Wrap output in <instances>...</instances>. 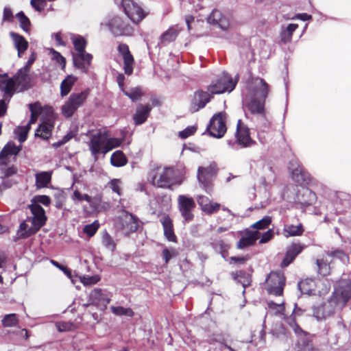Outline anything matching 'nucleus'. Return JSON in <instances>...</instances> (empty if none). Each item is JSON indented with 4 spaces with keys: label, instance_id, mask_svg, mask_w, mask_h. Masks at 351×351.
Returning <instances> with one entry per match:
<instances>
[{
    "label": "nucleus",
    "instance_id": "nucleus-1",
    "mask_svg": "<svg viewBox=\"0 0 351 351\" xmlns=\"http://www.w3.org/2000/svg\"><path fill=\"white\" fill-rule=\"evenodd\" d=\"M328 210L324 219H329L330 215H344L345 217L351 218V195L344 192H339L331 202L326 206Z\"/></svg>",
    "mask_w": 351,
    "mask_h": 351
},
{
    "label": "nucleus",
    "instance_id": "nucleus-2",
    "mask_svg": "<svg viewBox=\"0 0 351 351\" xmlns=\"http://www.w3.org/2000/svg\"><path fill=\"white\" fill-rule=\"evenodd\" d=\"M72 42L77 51L76 54H73V64L83 73H86L93 59V56L85 51L86 40L84 37L78 35L72 38Z\"/></svg>",
    "mask_w": 351,
    "mask_h": 351
},
{
    "label": "nucleus",
    "instance_id": "nucleus-3",
    "mask_svg": "<svg viewBox=\"0 0 351 351\" xmlns=\"http://www.w3.org/2000/svg\"><path fill=\"white\" fill-rule=\"evenodd\" d=\"M351 298V281L348 279L341 280L336 282L334 291L330 299L336 308L341 310Z\"/></svg>",
    "mask_w": 351,
    "mask_h": 351
},
{
    "label": "nucleus",
    "instance_id": "nucleus-4",
    "mask_svg": "<svg viewBox=\"0 0 351 351\" xmlns=\"http://www.w3.org/2000/svg\"><path fill=\"white\" fill-rule=\"evenodd\" d=\"M302 185L291 186L292 192L296 193L294 191L295 188L298 193L295 209H300L301 212H308L309 213L315 212L317 209L315 207H312L311 205L316 201L317 195L311 189Z\"/></svg>",
    "mask_w": 351,
    "mask_h": 351
},
{
    "label": "nucleus",
    "instance_id": "nucleus-5",
    "mask_svg": "<svg viewBox=\"0 0 351 351\" xmlns=\"http://www.w3.org/2000/svg\"><path fill=\"white\" fill-rule=\"evenodd\" d=\"M235 138V140H227L228 145L234 150L249 147L256 143L250 137L249 128L240 119L238 120L237 125Z\"/></svg>",
    "mask_w": 351,
    "mask_h": 351
},
{
    "label": "nucleus",
    "instance_id": "nucleus-6",
    "mask_svg": "<svg viewBox=\"0 0 351 351\" xmlns=\"http://www.w3.org/2000/svg\"><path fill=\"white\" fill-rule=\"evenodd\" d=\"M149 207L152 217L159 219H170L167 213L171 207V199L167 195H158L149 202Z\"/></svg>",
    "mask_w": 351,
    "mask_h": 351
},
{
    "label": "nucleus",
    "instance_id": "nucleus-7",
    "mask_svg": "<svg viewBox=\"0 0 351 351\" xmlns=\"http://www.w3.org/2000/svg\"><path fill=\"white\" fill-rule=\"evenodd\" d=\"M90 94V89L86 88L80 93H73L67 101L62 106V112L66 117H71L75 111L84 105Z\"/></svg>",
    "mask_w": 351,
    "mask_h": 351
},
{
    "label": "nucleus",
    "instance_id": "nucleus-8",
    "mask_svg": "<svg viewBox=\"0 0 351 351\" xmlns=\"http://www.w3.org/2000/svg\"><path fill=\"white\" fill-rule=\"evenodd\" d=\"M238 75L235 80H233L228 73L223 72L221 75L217 77L215 82H213L208 87V91L212 94H221L225 92H232L237 83Z\"/></svg>",
    "mask_w": 351,
    "mask_h": 351
},
{
    "label": "nucleus",
    "instance_id": "nucleus-9",
    "mask_svg": "<svg viewBox=\"0 0 351 351\" xmlns=\"http://www.w3.org/2000/svg\"><path fill=\"white\" fill-rule=\"evenodd\" d=\"M269 90V84L262 78L252 77L247 81L246 92L243 95H250L254 97L266 99Z\"/></svg>",
    "mask_w": 351,
    "mask_h": 351
},
{
    "label": "nucleus",
    "instance_id": "nucleus-10",
    "mask_svg": "<svg viewBox=\"0 0 351 351\" xmlns=\"http://www.w3.org/2000/svg\"><path fill=\"white\" fill-rule=\"evenodd\" d=\"M88 147L91 154L95 158L100 153L106 154L110 152V147H108V133L105 131H98L93 134L88 143Z\"/></svg>",
    "mask_w": 351,
    "mask_h": 351
},
{
    "label": "nucleus",
    "instance_id": "nucleus-11",
    "mask_svg": "<svg viewBox=\"0 0 351 351\" xmlns=\"http://www.w3.org/2000/svg\"><path fill=\"white\" fill-rule=\"evenodd\" d=\"M159 171L157 174L152 177V182L154 186L159 188H169L176 181L177 176L176 169L172 167H167Z\"/></svg>",
    "mask_w": 351,
    "mask_h": 351
},
{
    "label": "nucleus",
    "instance_id": "nucleus-12",
    "mask_svg": "<svg viewBox=\"0 0 351 351\" xmlns=\"http://www.w3.org/2000/svg\"><path fill=\"white\" fill-rule=\"evenodd\" d=\"M217 171L215 163L206 167H199L197 170V180L200 186L207 193L213 191V180Z\"/></svg>",
    "mask_w": 351,
    "mask_h": 351
},
{
    "label": "nucleus",
    "instance_id": "nucleus-13",
    "mask_svg": "<svg viewBox=\"0 0 351 351\" xmlns=\"http://www.w3.org/2000/svg\"><path fill=\"white\" fill-rule=\"evenodd\" d=\"M210 136L221 138L227 130L226 125V113L220 112L213 116L206 128Z\"/></svg>",
    "mask_w": 351,
    "mask_h": 351
},
{
    "label": "nucleus",
    "instance_id": "nucleus-14",
    "mask_svg": "<svg viewBox=\"0 0 351 351\" xmlns=\"http://www.w3.org/2000/svg\"><path fill=\"white\" fill-rule=\"evenodd\" d=\"M285 278L280 272H271L266 281V289L268 293L274 295L282 294Z\"/></svg>",
    "mask_w": 351,
    "mask_h": 351
},
{
    "label": "nucleus",
    "instance_id": "nucleus-15",
    "mask_svg": "<svg viewBox=\"0 0 351 351\" xmlns=\"http://www.w3.org/2000/svg\"><path fill=\"white\" fill-rule=\"evenodd\" d=\"M106 26L114 36H131L133 34V28L119 16L110 19Z\"/></svg>",
    "mask_w": 351,
    "mask_h": 351
},
{
    "label": "nucleus",
    "instance_id": "nucleus-16",
    "mask_svg": "<svg viewBox=\"0 0 351 351\" xmlns=\"http://www.w3.org/2000/svg\"><path fill=\"white\" fill-rule=\"evenodd\" d=\"M122 5L125 14L135 23L141 22L147 15L143 8L132 0H123Z\"/></svg>",
    "mask_w": 351,
    "mask_h": 351
},
{
    "label": "nucleus",
    "instance_id": "nucleus-17",
    "mask_svg": "<svg viewBox=\"0 0 351 351\" xmlns=\"http://www.w3.org/2000/svg\"><path fill=\"white\" fill-rule=\"evenodd\" d=\"M265 99L254 97L250 95H243L242 103L243 107L253 114H258L265 117Z\"/></svg>",
    "mask_w": 351,
    "mask_h": 351
},
{
    "label": "nucleus",
    "instance_id": "nucleus-18",
    "mask_svg": "<svg viewBox=\"0 0 351 351\" xmlns=\"http://www.w3.org/2000/svg\"><path fill=\"white\" fill-rule=\"evenodd\" d=\"M288 169L293 180L299 184H308L311 181L310 175L300 166L297 159H292L289 162Z\"/></svg>",
    "mask_w": 351,
    "mask_h": 351
},
{
    "label": "nucleus",
    "instance_id": "nucleus-19",
    "mask_svg": "<svg viewBox=\"0 0 351 351\" xmlns=\"http://www.w3.org/2000/svg\"><path fill=\"white\" fill-rule=\"evenodd\" d=\"M45 221H23L16 232V237L14 239L16 241L21 239L27 238L35 234L43 226Z\"/></svg>",
    "mask_w": 351,
    "mask_h": 351
},
{
    "label": "nucleus",
    "instance_id": "nucleus-20",
    "mask_svg": "<svg viewBox=\"0 0 351 351\" xmlns=\"http://www.w3.org/2000/svg\"><path fill=\"white\" fill-rule=\"evenodd\" d=\"M340 311L329 299L326 302L313 306V315L318 321L325 319Z\"/></svg>",
    "mask_w": 351,
    "mask_h": 351
},
{
    "label": "nucleus",
    "instance_id": "nucleus-21",
    "mask_svg": "<svg viewBox=\"0 0 351 351\" xmlns=\"http://www.w3.org/2000/svg\"><path fill=\"white\" fill-rule=\"evenodd\" d=\"M110 299L109 296L101 289H94L89 294V302L97 308L104 310L109 304Z\"/></svg>",
    "mask_w": 351,
    "mask_h": 351
},
{
    "label": "nucleus",
    "instance_id": "nucleus-22",
    "mask_svg": "<svg viewBox=\"0 0 351 351\" xmlns=\"http://www.w3.org/2000/svg\"><path fill=\"white\" fill-rule=\"evenodd\" d=\"M118 51L123 59V69L126 75H131L133 72L134 58L126 44H120Z\"/></svg>",
    "mask_w": 351,
    "mask_h": 351
},
{
    "label": "nucleus",
    "instance_id": "nucleus-23",
    "mask_svg": "<svg viewBox=\"0 0 351 351\" xmlns=\"http://www.w3.org/2000/svg\"><path fill=\"white\" fill-rule=\"evenodd\" d=\"M16 82L13 78H9L7 74L0 75V90L3 93V99L10 102L14 92Z\"/></svg>",
    "mask_w": 351,
    "mask_h": 351
},
{
    "label": "nucleus",
    "instance_id": "nucleus-24",
    "mask_svg": "<svg viewBox=\"0 0 351 351\" xmlns=\"http://www.w3.org/2000/svg\"><path fill=\"white\" fill-rule=\"evenodd\" d=\"M210 99V95L207 92L196 91L191 103V111L195 112L204 108L206 104L209 102Z\"/></svg>",
    "mask_w": 351,
    "mask_h": 351
},
{
    "label": "nucleus",
    "instance_id": "nucleus-25",
    "mask_svg": "<svg viewBox=\"0 0 351 351\" xmlns=\"http://www.w3.org/2000/svg\"><path fill=\"white\" fill-rule=\"evenodd\" d=\"M207 21L210 24L217 25L223 31L228 30L230 26L228 19L224 16L219 10L217 9H215L212 11L207 19Z\"/></svg>",
    "mask_w": 351,
    "mask_h": 351
},
{
    "label": "nucleus",
    "instance_id": "nucleus-26",
    "mask_svg": "<svg viewBox=\"0 0 351 351\" xmlns=\"http://www.w3.org/2000/svg\"><path fill=\"white\" fill-rule=\"evenodd\" d=\"M178 204L180 210L184 219H191L193 217L191 214V210L195 206L193 199L184 195H180L178 197Z\"/></svg>",
    "mask_w": 351,
    "mask_h": 351
},
{
    "label": "nucleus",
    "instance_id": "nucleus-27",
    "mask_svg": "<svg viewBox=\"0 0 351 351\" xmlns=\"http://www.w3.org/2000/svg\"><path fill=\"white\" fill-rule=\"evenodd\" d=\"M152 108V107L149 104L143 105L138 104L133 115L134 124L138 125L145 123L150 114Z\"/></svg>",
    "mask_w": 351,
    "mask_h": 351
},
{
    "label": "nucleus",
    "instance_id": "nucleus-28",
    "mask_svg": "<svg viewBox=\"0 0 351 351\" xmlns=\"http://www.w3.org/2000/svg\"><path fill=\"white\" fill-rule=\"evenodd\" d=\"M304 246L300 243H292L287 247L284 259L281 263L282 267H287L295 258L302 251Z\"/></svg>",
    "mask_w": 351,
    "mask_h": 351
},
{
    "label": "nucleus",
    "instance_id": "nucleus-29",
    "mask_svg": "<svg viewBox=\"0 0 351 351\" xmlns=\"http://www.w3.org/2000/svg\"><path fill=\"white\" fill-rule=\"evenodd\" d=\"M291 186H300L299 185H295V184H288L287 185L282 192V198L286 200L288 203L291 204V208H288L289 213H293L294 210L295 209V206L297 203L298 196V193L296 190H294L296 193L292 192V187ZM294 189H295L294 188Z\"/></svg>",
    "mask_w": 351,
    "mask_h": 351
},
{
    "label": "nucleus",
    "instance_id": "nucleus-30",
    "mask_svg": "<svg viewBox=\"0 0 351 351\" xmlns=\"http://www.w3.org/2000/svg\"><path fill=\"white\" fill-rule=\"evenodd\" d=\"M259 237V233L257 230H247L242 235L241 239L237 243L239 249H243L252 245Z\"/></svg>",
    "mask_w": 351,
    "mask_h": 351
},
{
    "label": "nucleus",
    "instance_id": "nucleus-31",
    "mask_svg": "<svg viewBox=\"0 0 351 351\" xmlns=\"http://www.w3.org/2000/svg\"><path fill=\"white\" fill-rule=\"evenodd\" d=\"M197 203L201 209L208 214L216 213L220 208L219 204L212 203L207 197L204 195H199L197 197Z\"/></svg>",
    "mask_w": 351,
    "mask_h": 351
},
{
    "label": "nucleus",
    "instance_id": "nucleus-32",
    "mask_svg": "<svg viewBox=\"0 0 351 351\" xmlns=\"http://www.w3.org/2000/svg\"><path fill=\"white\" fill-rule=\"evenodd\" d=\"M28 73L29 71L22 67L17 71L13 78L16 84L21 86L24 89L30 87V77Z\"/></svg>",
    "mask_w": 351,
    "mask_h": 351
},
{
    "label": "nucleus",
    "instance_id": "nucleus-33",
    "mask_svg": "<svg viewBox=\"0 0 351 351\" xmlns=\"http://www.w3.org/2000/svg\"><path fill=\"white\" fill-rule=\"evenodd\" d=\"M21 146H16L14 143L8 142L0 152V160H7L12 156H16L21 151Z\"/></svg>",
    "mask_w": 351,
    "mask_h": 351
},
{
    "label": "nucleus",
    "instance_id": "nucleus-34",
    "mask_svg": "<svg viewBox=\"0 0 351 351\" xmlns=\"http://www.w3.org/2000/svg\"><path fill=\"white\" fill-rule=\"evenodd\" d=\"M53 128V125L49 121H43L36 130L35 135L47 140L50 137Z\"/></svg>",
    "mask_w": 351,
    "mask_h": 351
},
{
    "label": "nucleus",
    "instance_id": "nucleus-35",
    "mask_svg": "<svg viewBox=\"0 0 351 351\" xmlns=\"http://www.w3.org/2000/svg\"><path fill=\"white\" fill-rule=\"evenodd\" d=\"M298 27V25L295 23H290L285 28L282 27L280 33L281 42L284 44L291 42L293 33Z\"/></svg>",
    "mask_w": 351,
    "mask_h": 351
},
{
    "label": "nucleus",
    "instance_id": "nucleus-36",
    "mask_svg": "<svg viewBox=\"0 0 351 351\" xmlns=\"http://www.w3.org/2000/svg\"><path fill=\"white\" fill-rule=\"evenodd\" d=\"M77 77L73 75H68L60 84V95L64 97L71 91Z\"/></svg>",
    "mask_w": 351,
    "mask_h": 351
},
{
    "label": "nucleus",
    "instance_id": "nucleus-37",
    "mask_svg": "<svg viewBox=\"0 0 351 351\" xmlns=\"http://www.w3.org/2000/svg\"><path fill=\"white\" fill-rule=\"evenodd\" d=\"M128 160L123 152L117 150L114 152L110 158V163L116 167H121L127 164Z\"/></svg>",
    "mask_w": 351,
    "mask_h": 351
},
{
    "label": "nucleus",
    "instance_id": "nucleus-38",
    "mask_svg": "<svg viewBox=\"0 0 351 351\" xmlns=\"http://www.w3.org/2000/svg\"><path fill=\"white\" fill-rule=\"evenodd\" d=\"M118 227L121 228L125 234L135 232L139 227L138 221H119Z\"/></svg>",
    "mask_w": 351,
    "mask_h": 351
},
{
    "label": "nucleus",
    "instance_id": "nucleus-39",
    "mask_svg": "<svg viewBox=\"0 0 351 351\" xmlns=\"http://www.w3.org/2000/svg\"><path fill=\"white\" fill-rule=\"evenodd\" d=\"M178 34V32L173 27H169L160 36V43L163 45H166L171 42L174 41Z\"/></svg>",
    "mask_w": 351,
    "mask_h": 351
},
{
    "label": "nucleus",
    "instance_id": "nucleus-40",
    "mask_svg": "<svg viewBox=\"0 0 351 351\" xmlns=\"http://www.w3.org/2000/svg\"><path fill=\"white\" fill-rule=\"evenodd\" d=\"M51 179V173L48 171H42L36 175V185L37 188H44L47 186Z\"/></svg>",
    "mask_w": 351,
    "mask_h": 351
},
{
    "label": "nucleus",
    "instance_id": "nucleus-41",
    "mask_svg": "<svg viewBox=\"0 0 351 351\" xmlns=\"http://www.w3.org/2000/svg\"><path fill=\"white\" fill-rule=\"evenodd\" d=\"M32 217H27V219H47L45 212L43 208L37 203H33L29 206Z\"/></svg>",
    "mask_w": 351,
    "mask_h": 351
},
{
    "label": "nucleus",
    "instance_id": "nucleus-42",
    "mask_svg": "<svg viewBox=\"0 0 351 351\" xmlns=\"http://www.w3.org/2000/svg\"><path fill=\"white\" fill-rule=\"evenodd\" d=\"M298 287L302 293L310 295L315 291V282L314 280L307 278L300 281Z\"/></svg>",
    "mask_w": 351,
    "mask_h": 351
},
{
    "label": "nucleus",
    "instance_id": "nucleus-43",
    "mask_svg": "<svg viewBox=\"0 0 351 351\" xmlns=\"http://www.w3.org/2000/svg\"><path fill=\"white\" fill-rule=\"evenodd\" d=\"M10 37L12 38L14 47L16 49H27L28 47V42L25 40V38L15 32H11L10 33Z\"/></svg>",
    "mask_w": 351,
    "mask_h": 351
},
{
    "label": "nucleus",
    "instance_id": "nucleus-44",
    "mask_svg": "<svg viewBox=\"0 0 351 351\" xmlns=\"http://www.w3.org/2000/svg\"><path fill=\"white\" fill-rule=\"evenodd\" d=\"M164 234L166 239L171 242H176V237L173 232L172 221H162Z\"/></svg>",
    "mask_w": 351,
    "mask_h": 351
},
{
    "label": "nucleus",
    "instance_id": "nucleus-45",
    "mask_svg": "<svg viewBox=\"0 0 351 351\" xmlns=\"http://www.w3.org/2000/svg\"><path fill=\"white\" fill-rule=\"evenodd\" d=\"M285 236L288 237H293L298 236L302 233L303 228L301 223H298V225H287L284 228Z\"/></svg>",
    "mask_w": 351,
    "mask_h": 351
},
{
    "label": "nucleus",
    "instance_id": "nucleus-46",
    "mask_svg": "<svg viewBox=\"0 0 351 351\" xmlns=\"http://www.w3.org/2000/svg\"><path fill=\"white\" fill-rule=\"evenodd\" d=\"M16 17L18 19L21 28L26 33L29 32L31 22L25 13L21 11L16 14Z\"/></svg>",
    "mask_w": 351,
    "mask_h": 351
},
{
    "label": "nucleus",
    "instance_id": "nucleus-47",
    "mask_svg": "<svg viewBox=\"0 0 351 351\" xmlns=\"http://www.w3.org/2000/svg\"><path fill=\"white\" fill-rule=\"evenodd\" d=\"M297 348V351H318L314 348L311 341L304 337L298 340Z\"/></svg>",
    "mask_w": 351,
    "mask_h": 351
},
{
    "label": "nucleus",
    "instance_id": "nucleus-48",
    "mask_svg": "<svg viewBox=\"0 0 351 351\" xmlns=\"http://www.w3.org/2000/svg\"><path fill=\"white\" fill-rule=\"evenodd\" d=\"M102 244L105 247L111 252H114L116 248V243L111 236L105 232L102 234Z\"/></svg>",
    "mask_w": 351,
    "mask_h": 351
},
{
    "label": "nucleus",
    "instance_id": "nucleus-49",
    "mask_svg": "<svg viewBox=\"0 0 351 351\" xmlns=\"http://www.w3.org/2000/svg\"><path fill=\"white\" fill-rule=\"evenodd\" d=\"M110 310L116 315H126L128 317H132L134 315V312L130 308L111 306Z\"/></svg>",
    "mask_w": 351,
    "mask_h": 351
},
{
    "label": "nucleus",
    "instance_id": "nucleus-50",
    "mask_svg": "<svg viewBox=\"0 0 351 351\" xmlns=\"http://www.w3.org/2000/svg\"><path fill=\"white\" fill-rule=\"evenodd\" d=\"M56 326L59 332L72 331L76 328V326L71 322H58Z\"/></svg>",
    "mask_w": 351,
    "mask_h": 351
},
{
    "label": "nucleus",
    "instance_id": "nucleus-51",
    "mask_svg": "<svg viewBox=\"0 0 351 351\" xmlns=\"http://www.w3.org/2000/svg\"><path fill=\"white\" fill-rule=\"evenodd\" d=\"M17 324L18 319L14 313L6 315L2 319V324L4 327L14 326Z\"/></svg>",
    "mask_w": 351,
    "mask_h": 351
},
{
    "label": "nucleus",
    "instance_id": "nucleus-52",
    "mask_svg": "<svg viewBox=\"0 0 351 351\" xmlns=\"http://www.w3.org/2000/svg\"><path fill=\"white\" fill-rule=\"evenodd\" d=\"M100 277L98 275L95 276H82L80 277V282L84 286H91L97 284L100 280Z\"/></svg>",
    "mask_w": 351,
    "mask_h": 351
},
{
    "label": "nucleus",
    "instance_id": "nucleus-53",
    "mask_svg": "<svg viewBox=\"0 0 351 351\" xmlns=\"http://www.w3.org/2000/svg\"><path fill=\"white\" fill-rule=\"evenodd\" d=\"M267 170H268L269 173L267 175L266 177H263L261 178V184L263 185L264 191L265 193H267V182L270 183L271 181L275 180V176L274 173L273 171V169L270 166L267 167Z\"/></svg>",
    "mask_w": 351,
    "mask_h": 351
},
{
    "label": "nucleus",
    "instance_id": "nucleus-54",
    "mask_svg": "<svg viewBox=\"0 0 351 351\" xmlns=\"http://www.w3.org/2000/svg\"><path fill=\"white\" fill-rule=\"evenodd\" d=\"M124 94L128 96L132 101H136L141 99L143 94L141 90L138 87L131 89L130 91H123Z\"/></svg>",
    "mask_w": 351,
    "mask_h": 351
},
{
    "label": "nucleus",
    "instance_id": "nucleus-55",
    "mask_svg": "<svg viewBox=\"0 0 351 351\" xmlns=\"http://www.w3.org/2000/svg\"><path fill=\"white\" fill-rule=\"evenodd\" d=\"M99 224L97 221H94L92 223L86 225L84 228V232L89 237H93L97 231Z\"/></svg>",
    "mask_w": 351,
    "mask_h": 351
},
{
    "label": "nucleus",
    "instance_id": "nucleus-56",
    "mask_svg": "<svg viewBox=\"0 0 351 351\" xmlns=\"http://www.w3.org/2000/svg\"><path fill=\"white\" fill-rule=\"evenodd\" d=\"M319 273L325 276L330 274V266L323 260H317Z\"/></svg>",
    "mask_w": 351,
    "mask_h": 351
},
{
    "label": "nucleus",
    "instance_id": "nucleus-57",
    "mask_svg": "<svg viewBox=\"0 0 351 351\" xmlns=\"http://www.w3.org/2000/svg\"><path fill=\"white\" fill-rule=\"evenodd\" d=\"M178 254V252L175 248H165L162 250V255L166 263H167L172 257L177 256Z\"/></svg>",
    "mask_w": 351,
    "mask_h": 351
},
{
    "label": "nucleus",
    "instance_id": "nucleus-58",
    "mask_svg": "<svg viewBox=\"0 0 351 351\" xmlns=\"http://www.w3.org/2000/svg\"><path fill=\"white\" fill-rule=\"evenodd\" d=\"M267 306L270 310L273 311L274 313L276 315L282 314L285 309L283 303L276 304L272 301L267 302Z\"/></svg>",
    "mask_w": 351,
    "mask_h": 351
},
{
    "label": "nucleus",
    "instance_id": "nucleus-59",
    "mask_svg": "<svg viewBox=\"0 0 351 351\" xmlns=\"http://www.w3.org/2000/svg\"><path fill=\"white\" fill-rule=\"evenodd\" d=\"M1 172H2L1 178L7 179V178H9L10 177H12V176L16 174L17 168L15 167L14 166H11L8 168L2 169Z\"/></svg>",
    "mask_w": 351,
    "mask_h": 351
},
{
    "label": "nucleus",
    "instance_id": "nucleus-60",
    "mask_svg": "<svg viewBox=\"0 0 351 351\" xmlns=\"http://www.w3.org/2000/svg\"><path fill=\"white\" fill-rule=\"evenodd\" d=\"M197 130L196 127L195 126H189L186 128L184 130L179 132V136L182 139H185L189 136L193 135Z\"/></svg>",
    "mask_w": 351,
    "mask_h": 351
},
{
    "label": "nucleus",
    "instance_id": "nucleus-61",
    "mask_svg": "<svg viewBox=\"0 0 351 351\" xmlns=\"http://www.w3.org/2000/svg\"><path fill=\"white\" fill-rule=\"evenodd\" d=\"M73 199H77L80 202L85 200L89 204H90L92 201V197L90 196L87 194H82L77 190L73 192Z\"/></svg>",
    "mask_w": 351,
    "mask_h": 351
},
{
    "label": "nucleus",
    "instance_id": "nucleus-62",
    "mask_svg": "<svg viewBox=\"0 0 351 351\" xmlns=\"http://www.w3.org/2000/svg\"><path fill=\"white\" fill-rule=\"evenodd\" d=\"M51 52L52 53V58L56 60L58 64L62 66V67H64L66 64L65 58L59 52L53 49H51Z\"/></svg>",
    "mask_w": 351,
    "mask_h": 351
},
{
    "label": "nucleus",
    "instance_id": "nucleus-63",
    "mask_svg": "<svg viewBox=\"0 0 351 351\" xmlns=\"http://www.w3.org/2000/svg\"><path fill=\"white\" fill-rule=\"evenodd\" d=\"M121 182L119 179H113L110 182V187L113 192L117 193L119 195H121L120 185Z\"/></svg>",
    "mask_w": 351,
    "mask_h": 351
},
{
    "label": "nucleus",
    "instance_id": "nucleus-64",
    "mask_svg": "<svg viewBox=\"0 0 351 351\" xmlns=\"http://www.w3.org/2000/svg\"><path fill=\"white\" fill-rule=\"evenodd\" d=\"M17 132L18 134V140L20 143H23L27 139V132H28V127H22L19 128Z\"/></svg>",
    "mask_w": 351,
    "mask_h": 351
}]
</instances>
